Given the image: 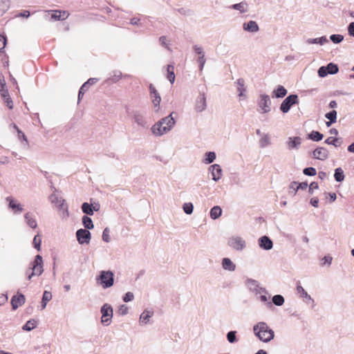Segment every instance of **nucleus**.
<instances>
[{"label":"nucleus","instance_id":"nucleus-1","mask_svg":"<svg viewBox=\"0 0 354 354\" xmlns=\"http://www.w3.org/2000/svg\"><path fill=\"white\" fill-rule=\"evenodd\" d=\"M173 114L174 112H171L168 116L162 118L151 127V130L154 136H161L172 129L176 124Z\"/></svg>","mask_w":354,"mask_h":354},{"label":"nucleus","instance_id":"nucleus-2","mask_svg":"<svg viewBox=\"0 0 354 354\" xmlns=\"http://www.w3.org/2000/svg\"><path fill=\"white\" fill-rule=\"evenodd\" d=\"M254 335L263 342L268 343L274 337V331L264 322H258L253 326Z\"/></svg>","mask_w":354,"mask_h":354},{"label":"nucleus","instance_id":"nucleus-3","mask_svg":"<svg viewBox=\"0 0 354 354\" xmlns=\"http://www.w3.org/2000/svg\"><path fill=\"white\" fill-rule=\"evenodd\" d=\"M51 203L55 204L59 211L60 216L62 219H66L69 216L68 205L66 201L62 198L53 193L49 196Z\"/></svg>","mask_w":354,"mask_h":354},{"label":"nucleus","instance_id":"nucleus-4","mask_svg":"<svg viewBox=\"0 0 354 354\" xmlns=\"http://www.w3.org/2000/svg\"><path fill=\"white\" fill-rule=\"evenodd\" d=\"M96 281L104 289L111 288L114 283V274L110 270H102L96 277Z\"/></svg>","mask_w":354,"mask_h":354},{"label":"nucleus","instance_id":"nucleus-5","mask_svg":"<svg viewBox=\"0 0 354 354\" xmlns=\"http://www.w3.org/2000/svg\"><path fill=\"white\" fill-rule=\"evenodd\" d=\"M227 244L233 250L242 252L246 248L245 240L240 236L234 235L228 238Z\"/></svg>","mask_w":354,"mask_h":354},{"label":"nucleus","instance_id":"nucleus-6","mask_svg":"<svg viewBox=\"0 0 354 354\" xmlns=\"http://www.w3.org/2000/svg\"><path fill=\"white\" fill-rule=\"evenodd\" d=\"M32 272L29 273L27 271V278L28 280H30L33 276H39L42 274L43 270V259L41 255L37 254L35 257V260L31 263Z\"/></svg>","mask_w":354,"mask_h":354},{"label":"nucleus","instance_id":"nucleus-7","mask_svg":"<svg viewBox=\"0 0 354 354\" xmlns=\"http://www.w3.org/2000/svg\"><path fill=\"white\" fill-rule=\"evenodd\" d=\"M102 314L101 323L104 326H109L112 322V317L113 316V310L112 306L109 304H104L100 309Z\"/></svg>","mask_w":354,"mask_h":354},{"label":"nucleus","instance_id":"nucleus-8","mask_svg":"<svg viewBox=\"0 0 354 354\" xmlns=\"http://www.w3.org/2000/svg\"><path fill=\"white\" fill-rule=\"evenodd\" d=\"M297 104H299L297 95H290L281 102L280 110L284 113H288L292 105Z\"/></svg>","mask_w":354,"mask_h":354},{"label":"nucleus","instance_id":"nucleus-9","mask_svg":"<svg viewBox=\"0 0 354 354\" xmlns=\"http://www.w3.org/2000/svg\"><path fill=\"white\" fill-rule=\"evenodd\" d=\"M258 106L262 113H267L270 111L271 100L268 95L261 94L259 96Z\"/></svg>","mask_w":354,"mask_h":354},{"label":"nucleus","instance_id":"nucleus-10","mask_svg":"<svg viewBox=\"0 0 354 354\" xmlns=\"http://www.w3.org/2000/svg\"><path fill=\"white\" fill-rule=\"evenodd\" d=\"M149 91H150V95L152 100V103L153 104L155 112L158 113L160 109V101L161 97L160 94L158 93V91L155 88V86L152 84H149Z\"/></svg>","mask_w":354,"mask_h":354},{"label":"nucleus","instance_id":"nucleus-11","mask_svg":"<svg viewBox=\"0 0 354 354\" xmlns=\"http://www.w3.org/2000/svg\"><path fill=\"white\" fill-rule=\"evenodd\" d=\"M76 237L80 244L88 243L91 239V234L88 230L80 229L76 232Z\"/></svg>","mask_w":354,"mask_h":354},{"label":"nucleus","instance_id":"nucleus-12","mask_svg":"<svg viewBox=\"0 0 354 354\" xmlns=\"http://www.w3.org/2000/svg\"><path fill=\"white\" fill-rule=\"evenodd\" d=\"M207 108L206 97L204 93H200L196 98L195 104V110L196 112L201 113Z\"/></svg>","mask_w":354,"mask_h":354},{"label":"nucleus","instance_id":"nucleus-13","mask_svg":"<svg viewBox=\"0 0 354 354\" xmlns=\"http://www.w3.org/2000/svg\"><path fill=\"white\" fill-rule=\"evenodd\" d=\"M246 285L248 287L249 290L255 294H261L263 292L266 293V291L264 288L259 286V282L254 279H248L246 281Z\"/></svg>","mask_w":354,"mask_h":354},{"label":"nucleus","instance_id":"nucleus-14","mask_svg":"<svg viewBox=\"0 0 354 354\" xmlns=\"http://www.w3.org/2000/svg\"><path fill=\"white\" fill-rule=\"evenodd\" d=\"M259 246L265 250H270L273 248L272 241L267 236H263L258 240Z\"/></svg>","mask_w":354,"mask_h":354},{"label":"nucleus","instance_id":"nucleus-15","mask_svg":"<svg viewBox=\"0 0 354 354\" xmlns=\"http://www.w3.org/2000/svg\"><path fill=\"white\" fill-rule=\"evenodd\" d=\"M6 201L9 202L8 207L13 211L14 214H21L24 211L23 205L17 203V201L12 197H7Z\"/></svg>","mask_w":354,"mask_h":354},{"label":"nucleus","instance_id":"nucleus-16","mask_svg":"<svg viewBox=\"0 0 354 354\" xmlns=\"http://www.w3.org/2000/svg\"><path fill=\"white\" fill-rule=\"evenodd\" d=\"M328 156V151L324 147H317L313 152V157L314 158L324 160Z\"/></svg>","mask_w":354,"mask_h":354},{"label":"nucleus","instance_id":"nucleus-17","mask_svg":"<svg viewBox=\"0 0 354 354\" xmlns=\"http://www.w3.org/2000/svg\"><path fill=\"white\" fill-rule=\"evenodd\" d=\"M297 294L299 296V297L302 298L306 303H308L309 301L314 302L313 299L310 297V295L304 290V288L300 285V283L298 282L296 288Z\"/></svg>","mask_w":354,"mask_h":354},{"label":"nucleus","instance_id":"nucleus-18","mask_svg":"<svg viewBox=\"0 0 354 354\" xmlns=\"http://www.w3.org/2000/svg\"><path fill=\"white\" fill-rule=\"evenodd\" d=\"M214 181L219 180L222 177V169L219 165L214 164L209 167V169Z\"/></svg>","mask_w":354,"mask_h":354},{"label":"nucleus","instance_id":"nucleus-19","mask_svg":"<svg viewBox=\"0 0 354 354\" xmlns=\"http://www.w3.org/2000/svg\"><path fill=\"white\" fill-rule=\"evenodd\" d=\"M301 144V138L300 137H290L286 142V146L289 150L298 149Z\"/></svg>","mask_w":354,"mask_h":354},{"label":"nucleus","instance_id":"nucleus-20","mask_svg":"<svg viewBox=\"0 0 354 354\" xmlns=\"http://www.w3.org/2000/svg\"><path fill=\"white\" fill-rule=\"evenodd\" d=\"M194 50L198 55V62L199 63V69L202 71L206 62L203 49L202 47L196 45L194 46Z\"/></svg>","mask_w":354,"mask_h":354},{"label":"nucleus","instance_id":"nucleus-21","mask_svg":"<svg viewBox=\"0 0 354 354\" xmlns=\"http://www.w3.org/2000/svg\"><path fill=\"white\" fill-rule=\"evenodd\" d=\"M132 117L134 122L140 127L145 128L147 127V123L143 116V115L138 111H133L132 113Z\"/></svg>","mask_w":354,"mask_h":354},{"label":"nucleus","instance_id":"nucleus-22","mask_svg":"<svg viewBox=\"0 0 354 354\" xmlns=\"http://www.w3.org/2000/svg\"><path fill=\"white\" fill-rule=\"evenodd\" d=\"M25 296L22 294H18L12 297L11 299V305L13 310H16L25 303Z\"/></svg>","mask_w":354,"mask_h":354},{"label":"nucleus","instance_id":"nucleus-23","mask_svg":"<svg viewBox=\"0 0 354 354\" xmlns=\"http://www.w3.org/2000/svg\"><path fill=\"white\" fill-rule=\"evenodd\" d=\"M97 82L96 78L88 79L80 88L78 93V101L80 100L81 97L84 95L85 92L88 89L91 85L95 84Z\"/></svg>","mask_w":354,"mask_h":354},{"label":"nucleus","instance_id":"nucleus-24","mask_svg":"<svg viewBox=\"0 0 354 354\" xmlns=\"http://www.w3.org/2000/svg\"><path fill=\"white\" fill-rule=\"evenodd\" d=\"M243 28L245 31L255 33L259 30V27L255 21H249L243 24Z\"/></svg>","mask_w":354,"mask_h":354},{"label":"nucleus","instance_id":"nucleus-25","mask_svg":"<svg viewBox=\"0 0 354 354\" xmlns=\"http://www.w3.org/2000/svg\"><path fill=\"white\" fill-rule=\"evenodd\" d=\"M153 310H145L140 316V324H147L149 323L150 318L153 315Z\"/></svg>","mask_w":354,"mask_h":354},{"label":"nucleus","instance_id":"nucleus-26","mask_svg":"<svg viewBox=\"0 0 354 354\" xmlns=\"http://www.w3.org/2000/svg\"><path fill=\"white\" fill-rule=\"evenodd\" d=\"M237 91L239 92V97L241 99L243 97V99L246 98V95H245V81L243 78H239L236 82Z\"/></svg>","mask_w":354,"mask_h":354},{"label":"nucleus","instance_id":"nucleus-27","mask_svg":"<svg viewBox=\"0 0 354 354\" xmlns=\"http://www.w3.org/2000/svg\"><path fill=\"white\" fill-rule=\"evenodd\" d=\"M221 264L225 270L233 272L236 270V265L229 258H223Z\"/></svg>","mask_w":354,"mask_h":354},{"label":"nucleus","instance_id":"nucleus-28","mask_svg":"<svg viewBox=\"0 0 354 354\" xmlns=\"http://www.w3.org/2000/svg\"><path fill=\"white\" fill-rule=\"evenodd\" d=\"M24 218L26 223L30 227L35 229L37 227V221L30 212L26 213L24 215Z\"/></svg>","mask_w":354,"mask_h":354},{"label":"nucleus","instance_id":"nucleus-29","mask_svg":"<svg viewBox=\"0 0 354 354\" xmlns=\"http://www.w3.org/2000/svg\"><path fill=\"white\" fill-rule=\"evenodd\" d=\"M287 94V90L284 86L279 85L277 88L272 91V97L282 98Z\"/></svg>","mask_w":354,"mask_h":354},{"label":"nucleus","instance_id":"nucleus-30","mask_svg":"<svg viewBox=\"0 0 354 354\" xmlns=\"http://www.w3.org/2000/svg\"><path fill=\"white\" fill-rule=\"evenodd\" d=\"M306 42L308 44H319L320 45H324L328 42V39L325 36H323L319 38L308 39Z\"/></svg>","mask_w":354,"mask_h":354},{"label":"nucleus","instance_id":"nucleus-31","mask_svg":"<svg viewBox=\"0 0 354 354\" xmlns=\"http://www.w3.org/2000/svg\"><path fill=\"white\" fill-rule=\"evenodd\" d=\"M210 217L215 220L218 218H219L222 214V209L219 206H214L209 212Z\"/></svg>","mask_w":354,"mask_h":354},{"label":"nucleus","instance_id":"nucleus-32","mask_svg":"<svg viewBox=\"0 0 354 354\" xmlns=\"http://www.w3.org/2000/svg\"><path fill=\"white\" fill-rule=\"evenodd\" d=\"M271 144L270 136L266 133L262 135V137L259 140V145L261 148H264Z\"/></svg>","mask_w":354,"mask_h":354},{"label":"nucleus","instance_id":"nucleus-33","mask_svg":"<svg viewBox=\"0 0 354 354\" xmlns=\"http://www.w3.org/2000/svg\"><path fill=\"white\" fill-rule=\"evenodd\" d=\"M82 223L85 227L84 230H91L94 227L92 219L86 215L82 217Z\"/></svg>","mask_w":354,"mask_h":354},{"label":"nucleus","instance_id":"nucleus-34","mask_svg":"<svg viewBox=\"0 0 354 354\" xmlns=\"http://www.w3.org/2000/svg\"><path fill=\"white\" fill-rule=\"evenodd\" d=\"M325 143L328 145H333V146L337 147L341 146L342 144V140L337 138L329 137L325 140Z\"/></svg>","mask_w":354,"mask_h":354},{"label":"nucleus","instance_id":"nucleus-35","mask_svg":"<svg viewBox=\"0 0 354 354\" xmlns=\"http://www.w3.org/2000/svg\"><path fill=\"white\" fill-rule=\"evenodd\" d=\"M37 326V321L35 319L28 320L22 327L24 330L30 331Z\"/></svg>","mask_w":354,"mask_h":354},{"label":"nucleus","instance_id":"nucleus-36","mask_svg":"<svg viewBox=\"0 0 354 354\" xmlns=\"http://www.w3.org/2000/svg\"><path fill=\"white\" fill-rule=\"evenodd\" d=\"M335 179L337 182H342L344 179V171L341 167H338L335 170Z\"/></svg>","mask_w":354,"mask_h":354},{"label":"nucleus","instance_id":"nucleus-37","mask_svg":"<svg viewBox=\"0 0 354 354\" xmlns=\"http://www.w3.org/2000/svg\"><path fill=\"white\" fill-rule=\"evenodd\" d=\"M323 137L324 136L322 133L316 131H313L310 133L308 134V138L316 142L322 140Z\"/></svg>","mask_w":354,"mask_h":354},{"label":"nucleus","instance_id":"nucleus-38","mask_svg":"<svg viewBox=\"0 0 354 354\" xmlns=\"http://www.w3.org/2000/svg\"><path fill=\"white\" fill-rule=\"evenodd\" d=\"M51 299H52V294L50 292L45 290L44 292V295L42 297V301H41V308L42 309H44L46 308L47 302L49 301L50 300H51Z\"/></svg>","mask_w":354,"mask_h":354},{"label":"nucleus","instance_id":"nucleus-39","mask_svg":"<svg viewBox=\"0 0 354 354\" xmlns=\"http://www.w3.org/2000/svg\"><path fill=\"white\" fill-rule=\"evenodd\" d=\"M167 79L171 84L175 81L174 67L172 65L167 66Z\"/></svg>","mask_w":354,"mask_h":354},{"label":"nucleus","instance_id":"nucleus-40","mask_svg":"<svg viewBox=\"0 0 354 354\" xmlns=\"http://www.w3.org/2000/svg\"><path fill=\"white\" fill-rule=\"evenodd\" d=\"M10 5V0H0V13H5L9 9Z\"/></svg>","mask_w":354,"mask_h":354},{"label":"nucleus","instance_id":"nucleus-41","mask_svg":"<svg viewBox=\"0 0 354 354\" xmlns=\"http://www.w3.org/2000/svg\"><path fill=\"white\" fill-rule=\"evenodd\" d=\"M272 301L274 305L277 306H281L284 304L285 300L282 295H276L272 297Z\"/></svg>","mask_w":354,"mask_h":354},{"label":"nucleus","instance_id":"nucleus-42","mask_svg":"<svg viewBox=\"0 0 354 354\" xmlns=\"http://www.w3.org/2000/svg\"><path fill=\"white\" fill-rule=\"evenodd\" d=\"M82 212L88 215L92 216L93 214V209L92 208V204L88 203H84L82 205Z\"/></svg>","mask_w":354,"mask_h":354},{"label":"nucleus","instance_id":"nucleus-43","mask_svg":"<svg viewBox=\"0 0 354 354\" xmlns=\"http://www.w3.org/2000/svg\"><path fill=\"white\" fill-rule=\"evenodd\" d=\"M325 67L326 68V71H328V74L334 75L336 74L339 71L337 65L333 63H329Z\"/></svg>","mask_w":354,"mask_h":354},{"label":"nucleus","instance_id":"nucleus-44","mask_svg":"<svg viewBox=\"0 0 354 354\" xmlns=\"http://www.w3.org/2000/svg\"><path fill=\"white\" fill-rule=\"evenodd\" d=\"M183 211L187 214H191L194 210V205L192 203H185L183 205Z\"/></svg>","mask_w":354,"mask_h":354},{"label":"nucleus","instance_id":"nucleus-45","mask_svg":"<svg viewBox=\"0 0 354 354\" xmlns=\"http://www.w3.org/2000/svg\"><path fill=\"white\" fill-rule=\"evenodd\" d=\"M232 8L234 10H239L241 12H245L246 11V3L241 2L232 5Z\"/></svg>","mask_w":354,"mask_h":354},{"label":"nucleus","instance_id":"nucleus-46","mask_svg":"<svg viewBox=\"0 0 354 354\" xmlns=\"http://www.w3.org/2000/svg\"><path fill=\"white\" fill-rule=\"evenodd\" d=\"M216 159V153L212 151L207 152L205 153V162L209 164L214 162Z\"/></svg>","mask_w":354,"mask_h":354},{"label":"nucleus","instance_id":"nucleus-47","mask_svg":"<svg viewBox=\"0 0 354 354\" xmlns=\"http://www.w3.org/2000/svg\"><path fill=\"white\" fill-rule=\"evenodd\" d=\"M236 332L234 330H231L227 333V339L230 343L232 344L236 342Z\"/></svg>","mask_w":354,"mask_h":354},{"label":"nucleus","instance_id":"nucleus-48","mask_svg":"<svg viewBox=\"0 0 354 354\" xmlns=\"http://www.w3.org/2000/svg\"><path fill=\"white\" fill-rule=\"evenodd\" d=\"M330 39L334 43V44H339L344 39V36L342 35H332L330 37Z\"/></svg>","mask_w":354,"mask_h":354},{"label":"nucleus","instance_id":"nucleus-49","mask_svg":"<svg viewBox=\"0 0 354 354\" xmlns=\"http://www.w3.org/2000/svg\"><path fill=\"white\" fill-rule=\"evenodd\" d=\"M109 233L110 230L108 227H106L102 232V240L106 243H109L111 241Z\"/></svg>","mask_w":354,"mask_h":354},{"label":"nucleus","instance_id":"nucleus-50","mask_svg":"<svg viewBox=\"0 0 354 354\" xmlns=\"http://www.w3.org/2000/svg\"><path fill=\"white\" fill-rule=\"evenodd\" d=\"M41 240L40 237L39 236V234L36 235L32 243L34 245L35 248L37 249V250L39 251L41 250Z\"/></svg>","mask_w":354,"mask_h":354},{"label":"nucleus","instance_id":"nucleus-51","mask_svg":"<svg viewBox=\"0 0 354 354\" xmlns=\"http://www.w3.org/2000/svg\"><path fill=\"white\" fill-rule=\"evenodd\" d=\"M325 117L328 120H331V122H336V120H337V111H335V110L331 111L327 113L325 115Z\"/></svg>","mask_w":354,"mask_h":354},{"label":"nucleus","instance_id":"nucleus-52","mask_svg":"<svg viewBox=\"0 0 354 354\" xmlns=\"http://www.w3.org/2000/svg\"><path fill=\"white\" fill-rule=\"evenodd\" d=\"M303 173L309 176H313L316 175V169L314 167H306L303 170Z\"/></svg>","mask_w":354,"mask_h":354},{"label":"nucleus","instance_id":"nucleus-53","mask_svg":"<svg viewBox=\"0 0 354 354\" xmlns=\"http://www.w3.org/2000/svg\"><path fill=\"white\" fill-rule=\"evenodd\" d=\"M134 299V295L131 292H127L122 297L124 302H129L133 301Z\"/></svg>","mask_w":354,"mask_h":354},{"label":"nucleus","instance_id":"nucleus-54","mask_svg":"<svg viewBox=\"0 0 354 354\" xmlns=\"http://www.w3.org/2000/svg\"><path fill=\"white\" fill-rule=\"evenodd\" d=\"M122 77V73L118 71L116 72L112 77L109 78V80L113 83L117 82L119 80H120Z\"/></svg>","mask_w":354,"mask_h":354},{"label":"nucleus","instance_id":"nucleus-55","mask_svg":"<svg viewBox=\"0 0 354 354\" xmlns=\"http://www.w3.org/2000/svg\"><path fill=\"white\" fill-rule=\"evenodd\" d=\"M7 39L5 35L0 34V51L4 49L6 45Z\"/></svg>","mask_w":354,"mask_h":354},{"label":"nucleus","instance_id":"nucleus-56","mask_svg":"<svg viewBox=\"0 0 354 354\" xmlns=\"http://www.w3.org/2000/svg\"><path fill=\"white\" fill-rule=\"evenodd\" d=\"M128 311H129V308L126 305L123 304L119 307L118 313L121 315H127L128 313Z\"/></svg>","mask_w":354,"mask_h":354},{"label":"nucleus","instance_id":"nucleus-57","mask_svg":"<svg viewBox=\"0 0 354 354\" xmlns=\"http://www.w3.org/2000/svg\"><path fill=\"white\" fill-rule=\"evenodd\" d=\"M61 10H55L54 13L51 15V19L54 20H61L62 18L61 16Z\"/></svg>","mask_w":354,"mask_h":354},{"label":"nucleus","instance_id":"nucleus-58","mask_svg":"<svg viewBox=\"0 0 354 354\" xmlns=\"http://www.w3.org/2000/svg\"><path fill=\"white\" fill-rule=\"evenodd\" d=\"M328 74V71H326L325 66H321L318 70V75L321 77H324Z\"/></svg>","mask_w":354,"mask_h":354},{"label":"nucleus","instance_id":"nucleus-59","mask_svg":"<svg viewBox=\"0 0 354 354\" xmlns=\"http://www.w3.org/2000/svg\"><path fill=\"white\" fill-rule=\"evenodd\" d=\"M14 127L15 129H17V132H18V135H19V138L21 139L22 138L26 144H28V140L26 138V136H25V134L18 129V127H17V125L14 124Z\"/></svg>","mask_w":354,"mask_h":354},{"label":"nucleus","instance_id":"nucleus-60","mask_svg":"<svg viewBox=\"0 0 354 354\" xmlns=\"http://www.w3.org/2000/svg\"><path fill=\"white\" fill-rule=\"evenodd\" d=\"M5 83L3 84H1V96L3 99H6L7 97H9V93H8V90H5L4 89V86H5Z\"/></svg>","mask_w":354,"mask_h":354},{"label":"nucleus","instance_id":"nucleus-61","mask_svg":"<svg viewBox=\"0 0 354 354\" xmlns=\"http://www.w3.org/2000/svg\"><path fill=\"white\" fill-rule=\"evenodd\" d=\"M318 188V183L316 182H312L309 186V192L313 194V189H317Z\"/></svg>","mask_w":354,"mask_h":354},{"label":"nucleus","instance_id":"nucleus-62","mask_svg":"<svg viewBox=\"0 0 354 354\" xmlns=\"http://www.w3.org/2000/svg\"><path fill=\"white\" fill-rule=\"evenodd\" d=\"M308 187V183L306 182H302L300 183H297V186L296 187L295 192H297L298 189H306Z\"/></svg>","mask_w":354,"mask_h":354},{"label":"nucleus","instance_id":"nucleus-63","mask_svg":"<svg viewBox=\"0 0 354 354\" xmlns=\"http://www.w3.org/2000/svg\"><path fill=\"white\" fill-rule=\"evenodd\" d=\"M159 41L161 45L165 46L167 49L169 50V47L167 44V37L165 36H162L159 38Z\"/></svg>","mask_w":354,"mask_h":354},{"label":"nucleus","instance_id":"nucleus-64","mask_svg":"<svg viewBox=\"0 0 354 354\" xmlns=\"http://www.w3.org/2000/svg\"><path fill=\"white\" fill-rule=\"evenodd\" d=\"M348 31L351 36L354 37V22H351L349 24L348 26Z\"/></svg>","mask_w":354,"mask_h":354}]
</instances>
